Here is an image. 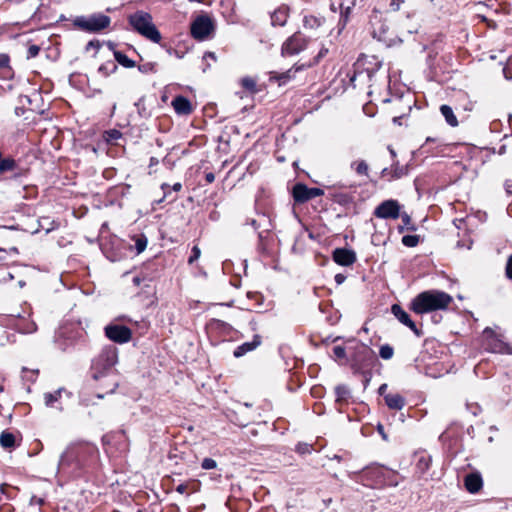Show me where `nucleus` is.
<instances>
[{
    "instance_id": "obj_1",
    "label": "nucleus",
    "mask_w": 512,
    "mask_h": 512,
    "mask_svg": "<svg viewBox=\"0 0 512 512\" xmlns=\"http://www.w3.org/2000/svg\"><path fill=\"white\" fill-rule=\"evenodd\" d=\"M97 454V447L89 442L72 443L62 453L58 471L68 476H79Z\"/></svg>"
},
{
    "instance_id": "obj_2",
    "label": "nucleus",
    "mask_w": 512,
    "mask_h": 512,
    "mask_svg": "<svg viewBox=\"0 0 512 512\" xmlns=\"http://www.w3.org/2000/svg\"><path fill=\"white\" fill-rule=\"evenodd\" d=\"M290 56L298 54L300 52H306L299 61L295 62L290 68V72L293 70L294 73L301 72L304 68H309L327 53V49H321L316 55H313L315 49H312L314 43H309L301 33H295L290 37Z\"/></svg>"
},
{
    "instance_id": "obj_3",
    "label": "nucleus",
    "mask_w": 512,
    "mask_h": 512,
    "mask_svg": "<svg viewBox=\"0 0 512 512\" xmlns=\"http://www.w3.org/2000/svg\"><path fill=\"white\" fill-rule=\"evenodd\" d=\"M451 295L440 290H427L418 294L411 302L410 308L417 314L445 310L452 303Z\"/></svg>"
},
{
    "instance_id": "obj_4",
    "label": "nucleus",
    "mask_w": 512,
    "mask_h": 512,
    "mask_svg": "<svg viewBox=\"0 0 512 512\" xmlns=\"http://www.w3.org/2000/svg\"><path fill=\"white\" fill-rule=\"evenodd\" d=\"M128 22L131 27L143 37L149 39L154 43L161 41V34L153 24L151 14L139 10L128 16Z\"/></svg>"
},
{
    "instance_id": "obj_5",
    "label": "nucleus",
    "mask_w": 512,
    "mask_h": 512,
    "mask_svg": "<svg viewBox=\"0 0 512 512\" xmlns=\"http://www.w3.org/2000/svg\"><path fill=\"white\" fill-rule=\"evenodd\" d=\"M111 24V18L102 13H93L88 16H78L74 20V26L88 33H99L107 29Z\"/></svg>"
},
{
    "instance_id": "obj_6",
    "label": "nucleus",
    "mask_w": 512,
    "mask_h": 512,
    "mask_svg": "<svg viewBox=\"0 0 512 512\" xmlns=\"http://www.w3.org/2000/svg\"><path fill=\"white\" fill-rule=\"evenodd\" d=\"M117 362V354L115 350H103L99 356L94 359L92 364V377L95 380L101 378L104 373L110 370Z\"/></svg>"
},
{
    "instance_id": "obj_7",
    "label": "nucleus",
    "mask_w": 512,
    "mask_h": 512,
    "mask_svg": "<svg viewBox=\"0 0 512 512\" xmlns=\"http://www.w3.org/2000/svg\"><path fill=\"white\" fill-rule=\"evenodd\" d=\"M214 28V23L208 15H200L191 24V35L194 39L203 41L213 33Z\"/></svg>"
},
{
    "instance_id": "obj_8",
    "label": "nucleus",
    "mask_w": 512,
    "mask_h": 512,
    "mask_svg": "<svg viewBox=\"0 0 512 512\" xmlns=\"http://www.w3.org/2000/svg\"><path fill=\"white\" fill-rule=\"evenodd\" d=\"M324 192L320 188H309L305 184L297 183L292 189V195L297 203H305L311 199L323 195Z\"/></svg>"
},
{
    "instance_id": "obj_9",
    "label": "nucleus",
    "mask_w": 512,
    "mask_h": 512,
    "mask_svg": "<svg viewBox=\"0 0 512 512\" xmlns=\"http://www.w3.org/2000/svg\"><path fill=\"white\" fill-rule=\"evenodd\" d=\"M374 215L381 219H397L400 216V205L396 200H385L376 207Z\"/></svg>"
},
{
    "instance_id": "obj_10",
    "label": "nucleus",
    "mask_w": 512,
    "mask_h": 512,
    "mask_svg": "<svg viewBox=\"0 0 512 512\" xmlns=\"http://www.w3.org/2000/svg\"><path fill=\"white\" fill-rule=\"evenodd\" d=\"M105 335L111 341L123 344L130 341L132 332L126 326L111 324L105 327Z\"/></svg>"
},
{
    "instance_id": "obj_11",
    "label": "nucleus",
    "mask_w": 512,
    "mask_h": 512,
    "mask_svg": "<svg viewBox=\"0 0 512 512\" xmlns=\"http://www.w3.org/2000/svg\"><path fill=\"white\" fill-rule=\"evenodd\" d=\"M356 259V253L351 249L337 248L333 251V260L341 266H350Z\"/></svg>"
},
{
    "instance_id": "obj_12",
    "label": "nucleus",
    "mask_w": 512,
    "mask_h": 512,
    "mask_svg": "<svg viewBox=\"0 0 512 512\" xmlns=\"http://www.w3.org/2000/svg\"><path fill=\"white\" fill-rule=\"evenodd\" d=\"M392 314L405 326L409 327L418 337L421 336V331L417 328L416 324L410 319V316L398 304H393L391 307Z\"/></svg>"
},
{
    "instance_id": "obj_13",
    "label": "nucleus",
    "mask_w": 512,
    "mask_h": 512,
    "mask_svg": "<svg viewBox=\"0 0 512 512\" xmlns=\"http://www.w3.org/2000/svg\"><path fill=\"white\" fill-rule=\"evenodd\" d=\"M172 106L178 115H189L193 110L191 102L184 96H176L172 100Z\"/></svg>"
},
{
    "instance_id": "obj_14",
    "label": "nucleus",
    "mask_w": 512,
    "mask_h": 512,
    "mask_svg": "<svg viewBox=\"0 0 512 512\" xmlns=\"http://www.w3.org/2000/svg\"><path fill=\"white\" fill-rule=\"evenodd\" d=\"M372 35L378 41L383 42L388 46L393 42V38L389 35V28L385 23L379 22L378 26L374 25Z\"/></svg>"
},
{
    "instance_id": "obj_15",
    "label": "nucleus",
    "mask_w": 512,
    "mask_h": 512,
    "mask_svg": "<svg viewBox=\"0 0 512 512\" xmlns=\"http://www.w3.org/2000/svg\"><path fill=\"white\" fill-rule=\"evenodd\" d=\"M464 484L470 493H477L483 485L482 477L479 473H470L466 475Z\"/></svg>"
},
{
    "instance_id": "obj_16",
    "label": "nucleus",
    "mask_w": 512,
    "mask_h": 512,
    "mask_svg": "<svg viewBox=\"0 0 512 512\" xmlns=\"http://www.w3.org/2000/svg\"><path fill=\"white\" fill-rule=\"evenodd\" d=\"M261 344V337L259 335H255L253 337V340L250 341V342H245L243 344H241L240 346H238L234 352H233V355L236 357V358H239V357H242L243 355H245L246 353L250 352V351H253L254 349H256L259 345Z\"/></svg>"
},
{
    "instance_id": "obj_17",
    "label": "nucleus",
    "mask_w": 512,
    "mask_h": 512,
    "mask_svg": "<svg viewBox=\"0 0 512 512\" xmlns=\"http://www.w3.org/2000/svg\"><path fill=\"white\" fill-rule=\"evenodd\" d=\"M384 400L389 409L401 410L405 406V398L398 393H388Z\"/></svg>"
},
{
    "instance_id": "obj_18",
    "label": "nucleus",
    "mask_w": 512,
    "mask_h": 512,
    "mask_svg": "<svg viewBox=\"0 0 512 512\" xmlns=\"http://www.w3.org/2000/svg\"><path fill=\"white\" fill-rule=\"evenodd\" d=\"M288 21V8L281 7L271 15V23L273 26L283 27Z\"/></svg>"
},
{
    "instance_id": "obj_19",
    "label": "nucleus",
    "mask_w": 512,
    "mask_h": 512,
    "mask_svg": "<svg viewBox=\"0 0 512 512\" xmlns=\"http://www.w3.org/2000/svg\"><path fill=\"white\" fill-rule=\"evenodd\" d=\"M0 445L4 449H12L16 446V436L7 430L0 434Z\"/></svg>"
},
{
    "instance_id": "obj_20",
    "label": "nucleus",
    "mask_w": 512,
    "mask_h": 512,
    "mask_svg": "<svg viewBox=\"0 0 512 512\" xmlns=\"http://www.w3.org/2000/svg\"><path fill=\"white\" fill-rule=\"evenodd\" d=\"M323 19L313 15H304L302 18L303 27L306 30H314L321 26Z\"/></svg>"
},
{
    "instance_id": "obj_21",
    "label": "nucleus",
    "mask_w": 512,
    "mask_h": 512,
    "mask_svg": "<svg viewBox=\"0 0 512 512\" xmlns=\"http://www.w3.org/2000/svg\"><path fill=\"white\" fill-rule=\"evenodd\" d=\"M440 112L441 114L443 115V117L445 118L446 122L452 126V127H456L458 126V120H457V117L455 116L452 108L449 106V105H442L440 107Z\"/></svg>"
},
{
    "instance_id": "obj_22",
    "label": "nucleus",
    "mask_w": 512,
    "mask_h": 512,
    "mask_svg": "<svg viewBox=\"0 0 512 512\" xmlns=\"http://www.w3.org/2000/svg\"><path fill=\"white\" fill-rule=\"evenodd\" d=\"M285 144H286V138L283 133L281 135V137L277 138V140H276L275 157H276V160L280 163H283L286 160V154L283 151L285 149Z\"/></svg>"
},
{
    "instance_id": "obj_23",
    "label": "nucleus",
    "mask_w": 512,
    "mask_h": 512,
    "mask_svg": "<svg viewBox=\"0 0 512 512\" xmlns=\"http://www.w3.org/2000/svg\"><path fill=\"white\" fill-rule=\"evenodd\" d=\"M16 168V161L11 157L3 158L2 152L0 151V174L14 171Z\"/></svg>"
},
{
    "instance_id": "obj_24",
    "label": "nucleus",
    "mask_w": 512,
    "mask_h": 512,
    "mask_svg": "<svg viewBox=\"0 0 512 512\" xmlns=\"http://www.w3.org/2000/svg\"><path fill=\"white\" fill-rule=\"evenodd\" d=\"M114 57L115 60L125 68H133L135 66V62L121 51H115Z\"/></svg>"
},
{
    "instance_id": "obj_25",
    "label": "nucleus",
    "mask_w": 512,
    "mask_h": 512,
    "mask_svg": "<svg viewBox=\"0 0 512 512\" xmlns=\"http://www.w3.org/2000/svg\"><path fill=\"white\" fill-rule=\"evenodd\" d=\"M335 394L338 402L345 401L350 396V390L345 385H338L335 387Z\"/></svg>"
},
{
    "instance_id": "obj_26",
    "label": "nucleus",
    "mask_w": 512,
    "mask_h": 512,
    "mask_svg": "<svg viewBox=\"0 0 512 512\" xmlns=\"http://www.w3.org/2000/svg\"><path fill=\"white\" fill-rule=\"evenodd\" d=\"M61 395V389L55 391L54 393H46L44 395L45 404L48 407H53L54 403L58 401Z\"/></svg>"
},
{
    "instance_id": "obj_27",
    "label": "nucleus",
    "mask_w": 512,
    "mask_h": 512,
    "mask_svg": "<svg viewBox=\"0 0 512 512\" xmlns=\"http://www.w3.org/2000/svg\"><path fill=\"white\" fill-rule=\"evenodd\" d=\"M379 355L384 360H389L394 355V349L389 344L382 345L379 350Z\"/></svg>"
},
{
    "instance_id": "obj_28",
    "label": "nucleus",
    "mask_w": 512,
    "mask_h": 512,
    "mask_svg": "<svg viewBox=\"0 0 512 512\" xmlns=\"http://www.w3.org/2000/svg\"><path fill=\"white\" fill-rule=\"evenodd\" d=\"M241 84H242V86L246 90H248V91H250L252 93L257 91V89H256V81L253 78H251V77H244V78H242Z\"/></svg>"
},
{
    "instance_id": "obj_29",
    "label": "nucleus",
    "mask_w": 512,
    "mask_h": 512,
    "mask_svg": "<svg viewBox=\"0 0 512 512\" xmlns=\"http://www.w3.org/2000/svg\"><path fill=\"white\" fill-rule=\"evenodd\" d=\"M14 278V275L11 271H9L7 266L0 267V283H6L11 281Z\"/></svg>"
},
{
    "instance_id": "obj_30",
    "label": "nucleus",
    "mask_w": 512,
    "mask_h": 512,
    "mask_svg": "<svg viewBox=\"0 0 512 512\" xmlns=\"http://www.w3.org/2000/svg\"><path fill=\"white\" fill-rule=\"evenodd\" d=\"M402 243L407 247H415L419 243L418 235H405L402 238Z\"/></svg>"
},
{
    "instance_id": "obj_31",
    "label": "nucleus",
    "mask_w": 512,
    "mask_h": 512,
    "mask_svg": "<svg viewBox=\"0 0 512 512\" xmlns=\"http://www.w3.org/2000/svg\"><path fill=\"white\" fill-rule=\"evenodd\" d=\"M64 334H65V332L61 330L57 333V336H56V343L58 344L59 348L62 351H65L68 348V346L73 344V340L71 338L67 339V341H68L67 343L61 342V338L64 337Z\"/></svg>"
},
{
    "instance_id": "obj_32",
    "label": "nucleus",
    "mask_w": 512,
    "mask_h": 512,
    "mask_svg": "<svg viewBox=\"0 0 512 512\" xmlns=\"http://www.w3.org/2000/svg\"><path fill=\"white\" fill-rule=\"evenodd\" d=\"M138 70L142 73H155L156 72V64L152 62H148L138 66Z\"/></svg>"
},
{
    "instance_id": "obj_33",
    "label": "nucleus",
    "mask_w": 512,
    "mask_h": 512,
    "mask_svg": "<svg viewBox=\"0 0 512 512\" xmlns=\"http://www.w3.org/2000/svg\"><path fill=\"white\" fill-rule=\"evenodd\" d=\"M147 247V239L144 236L138 237L135 242V248L138 254L142 253Z\"/></svg>"
},
{
    "instance_id": "obj_34",
    "label": "nucleus",
    "mask_w": 512,
    "mask_h": 512,
    "mask_svg": "<svg viewBox=\"0 0 512 512\" xmlns=\"http://www.w3.org/2000/svg\"><path fill=\"white\" fill-rule=\"evenodd\" d=\"M295 450L300 455H304V454H307V453H311V451L313 450V446L311 444H308V443H299L296 446Z\"/></svg>"
},
{
    "instance_id": "obj_35",
    "label": "nucleus",
    "mask_w": 512,
    "mask_h": 512,
    "mask_svg": "<svg viewBox=\"0 0 512 512\" xmlns=\"http://www.w3.org/2000/svg\"><path fill=\"white\" fill-rule=\"evenodd\" d=\"M355 165V163L352 164V167ZM355 171L359 175H367L368 173V165L365 161H359L356 163Z\"/></svg>"
},
{
    "instance_id": "obj_36",
    "label": "nucleus",
    "mask_w": 512,
    "mask_h": 512,
    "mask_svg": "<svg viewBox=\"0 0 512 512\" xmlns=\"http://www.w3.org/2000/svg\"><path fill=\"white\" fill-rule=\"evenodd\" d=\"M201 467L204 470L215 469L217 467V463L212 458H204L202 460Z\"/></svg>"
},
{
    "instance_id": "obj_37",
    "label": "nucleus",
    "mask_w": 512,
    "mask_h": 512,
    "mask_svg": "<svg viewBox=\"0 0 512 512\" xmlns=\"http://www.w3.org/2000/svg\"><path fill=\"white\" fill-rule=\"evenodd\" d=\"M200 255H201L200 248L198 246H196V245L193 246V248L191 250V255H190L189 259H188V263L189 264L194 263L196 260L199 259Z\"/></svg>"
},
{
    "instance_id": "obj_38",
    "label": "nucleus",
    "mask_w": 512,
    "mask_h": 512,
    "mask_svg": "<svg viewBox=\"0 0 512 512\" xmlns=\"http://www.w3.org/2000/svg\"><path fill=\"white\" fill-rule=\"evenodd\" d=\"M9 61L10 59L7 54H0V69L10 71Z\"/></svg>"
},
{
    "instance_id": "obj_39",
    "label": "nucleus",
    "mask_w": 512,
    "mask_h": 512,
    "mask_svg": "<svg viewBox=\"0 0 512 512\" xmlns=\"http://www.w3.org/2000/svg\"><path fill=\"white\" fill-rule=\"evenodd\" d=\"M400 216L402 218L404 227H406L408 230L414 231L415 227L411 224L410 216L407 213H403Z\"/></svg>"
},
{
    "instance_id": "obj_40",
    "label": "nucleus",
    "mask_w": 512,
    "mask_h": 512,
    "mask_svg": "<svg viewBox=\"0 0 512 512\" xmlns=\"http://www.w3.org/2000/svg\"><path fill=\"white\" fill-rule=\"evenodd\" d=\"M333 353H334L335 357L338 359H343L346 357L345 348L342 346H335L333 348Z\"/></svg>"
},
{
    "instance_id": "obj_41",
    "label": "nucleus",
    "mask_w": 512,
    "mask_h": 512,
    "mask_svg": "<svg viewBox=\"0 0 512 512\" xmlns=\"http://www.w3.org/2000/svg\"><path fill=\"white\" fill-rule=\"evenodd\" d=\"M101 47V44L98 40H91L86 44L85 50L89 51L91 49H94L95 51H98Z\"/></svg>"
},
{
    "instance_id": "obj_42",
    "label": "nucleus",
    "mask_w": 512,
    "mask_h": 512,
    "mask_svg": "<svg viewBox=\"0 0 512 512\" xmlns=\"http://www.w3.org/2000/svg\"><path fill=\"white\" fill-rule=\"evenodd\" d=\"M107 134L108 140H117L122 136L121 132L116 129L108 131Z\"/></svg>"
},
{
    "instance_id": "obj_43",
    "label": "nucleus",
    "mask_w": 512,
    "mask_h": 512,
    "mask_svg": "<svg viewBox=\"0 0 512 512\" xmlns=\"http://www.w3.org/2000/svg\"><path fill=\"white\" fill-rule=\"evenodd\" d=\"M40 48L37 45H31L28 48V57H36L39 54Z\"/></svg>"
},
{
    "instance_id": "obj_44",
    "label": "nucleus",
    "mask_w": 512,
    "mask_h": 512,
    "mask_svg": "<svg viewBox=\"0 0 512 512\" xmlns=\"http://www.w3.org/2000/svg\"><path fill=\"white\" fill-rule=\"evenodd\" d=\"M506 275L509 279H512V255L507 260Z\"/></svg>"
},
{
    "instance_id": "obj_45",
    "label": "nucleus",
    "mask_w": 512,
    "mask_h": 512,
    "mask_svg": "<svg viewBox=\"0 0 512 512\" xmlns=\"http://www.w3.org/2000/svg\"><path fill=\"white\" fill-rule=\"evenodd\" d=\"M403 2H404L403 0H391L390 5H389L390 9L392 11H398Z\"/></svg>"
},
{
    "instance_id": "obj_46",
    "label": "nucleus",
    "mask_w": 512,
    "mask_h": 512,
    "mask_svg": "<svg viewBox=\"0 0 512 512\" xmlns=\"http://www.w3.org/2000/svg\"><path fill=\"white\" fill-rule=\"evenodd\" d=\"M7 251L5 249H2L0 247V267L1 266H7L6 260H7Z\"/></svg>"
},
{
    "instance_id": "obj_47",
    "label": "nucleus",
    "mask_w": 512,
    "mask_h": 512,
    "mask_svg": "<svg viewBox=\"0 0 512 512\" xmlns=\"http://www.w3.org/2000/svg\"><path fill=\"white\" fill-rule=\"evenodd\" d=\"M44 503V500L42 498L33 496L30 500L31 505H39L41 506Z\"/></svg>"
},
{
    "instance_id": "obj_48",
    "label": "nucleus",
    "mask_w": 512,
    "mask_h": 512,
    "mask_svg": "<svg viewBox=\"0 0 512 512\" xmlns=\"http://www.w3.org/2000/svg\"><path fill=\"white\" fill-rule=\"evenodd\" d=\"M350 12V7H347L346 10H345V13H341V18H340V22H343V26L346 24L347 20H348V14Z\"/></svg>"
},
{
    "instance_id": "obj_49",
    "label": "nucleus",
    "mask_w": 512,
    "mask_h": 512,
    "mask_svg": "<svg viewBox=\"0 0 512 512\" xmlns=\"http://www.w3.org/2000/svg\"><path fill=\"white\" fill-rule=\"evenodd\" d=\"M505 191L507 195L512 196V182L509 180L505 182Z\"/></svg>"
},
{
    "instance_id": "obj_50",
    "label": "nucleus",
    "mask_w": 512,
    "mask_h": 512,
    "mask_svg": "<svg viewBox=\"0 0 512 512\" xmlns=\"http://www.w3.org/2000/svg\"><path fill=\"white\" fill-rule=\"evenodd\" d=\"M187 487H188V485H187V484H184V483L179 484V485L176 487V491H177L178 493H180V494H183V493H185V492H186Z\"/></svg>"
},
{
    "instance_id": "obj_51",
    "label": "nucleus",
    "mask_w": 512,
    "mask_h": 512,
    "mask_svg": "<svg viewBox=\"0 0 512 512\" xmlns=\"http://www.w3.org/2000/svg\"><path fill=\"white\" fill-rule=\"evenodd\" d=\"M494 352H501L503 350V343L497 342L495 343L494 347L492 348Z\"/></svg>"
},
{
    "instance_id": "obj_52",
    "label": "nucleus",
    "mask_w": 512,
    "mask_h": 512,
    "mask_svg": "<svg viewBox=\"0 0 512 512\" xmlns=\"http://www.w3.org/2000/svg\"><path fill=\"white\" fill-rule=\"evenodd\" d=\"M205 180L208 182V183H212L214 182L215 180V175L212 173V172H209L205 175Z\"/></svg>"
},
{
    "instance_id": "obj_53",
    "label": "nucleus",
    "mask_w": 512,
    "mask_h": 512,
    "mask_svg": "<svg viewBox=\"0 0 512 512\" xmlns=\"http://www.w3.org/2000/svg\"><path fill=\"white\" fill-rule=\"evenodd\" d=\"M386 390H387V384H382L379 389H378V393L379 395H382V396H385L387 395L386 394Z\"/></svg>"
},
{
    "instance_id": "obj_54",
    "label": "nucleus",
    "mask_w": 512,
    "mask_h": 512,
    "mask_svg": "<svg viewBox=\"0 0 512 512\" xmlns=\"http://www.w3.org/2000/svg\"><path fill=\"white\" fill-rule=\"evenodd\" d=\"M483 334L485 337L489 338V337H493L494 336V331L491 329V328H486L484 331H483Z\"/></svg>"
},
{
    "instance_id": "obj_55",
    "label": "nucleus",
    "mask_w": 512,
    "mask_h": 512,
    "mask_svg": "<svg viewBox=\"0 0 512 512\" xmlns=\"http://www.w3.org/2000/svg\"><path fill=\"white\" fill-rule=\"evenodd\" d=\"M288 51V39L285 40L283 43H282V48H281V53L282 55L284 56L285 53Z\"/></svg>"
},
{
    "instance_id": "obj_56",
    "label": "nucleus",
    "mask_w": 512,
    "mask_h": 512,
    "mask_svg": "<svg viewBox=\"0 0 512 512\" xmlns=\"http://www.w3.org/2000/svg\"><path fill=\"white\" fill-rule=\"evenodd\" d=\"M169 188H170V186H169V184H167V183H163V184L161 185V189H162V190H163V192H164V197H163V198H165V197L169 194V192H168V189H169Z\"/></svg>"
},
{
    "instance_id": "obj_57",
    "label": "nucleus",
    "mask_w": 512,
    "mask_h": 512,
    "mask_svg": "<svg viewBox=\"0 0 512 512\" xmlns=\"http://www.w3.org/2000/svg\"><path fill=\"white\" fill-rule=\"evenodd\" d=\"M377 430H378V432L381 434L382 438H383L384 440H387V435H386V434H385V432H384V428H383V426L379 424V425H378V427H377Z\"/></svg>"
},
{
    "instance_id": "obj_58",
    "label": "nucleus",
    "mask_w": 512,
    "mask_h": 512,
    "mask_svg": "<svg viewBox=\"0 0 512 512\" xmlns=\"http://www.w3.org/2000/svg\"><path fill=\"white\" fill-rule=\"evenodd\" d=\"M335 281L338 283V284H341L345 281V276L342 275V274H337L335 276Z\"/></svg>"
},
{
    "instance_id": "obj_59",
    "label": "nucleus",
    "mask_w": 512,
    "mask_h": 512,
    "mask_svg": "<svg viewBox=\"0 0 512 512\" xmlns=\"http://www.w3.org/2000/svg\"><path fill=\"white\" fill-rule=\"evenodd\" d=\"M171 188H172L173 191L179 192L182 189V184L177 182Z\"/></svg>"
},
{
    "instance_id": "obj_60",
    "label": "nucleus",
    "mask_w": 512,
    "mask_h": 512,
    "mask_svg": "<svg viewBox=\"0 0 512 512\" xmlns=\"http://www.w3.org/2000/svg\"><path fill=\"white\" fill-rule=\"evenodd\" d=\"M6 251H7V254L8 253L19 254L17 247H11V248H9V250H6Z\"/></svg>"
},
{
    "instance_id": "obj_61",
    "label": "nucleus",
    "mask_w": 512,
    "mask_h": 512,
    "mask_svg": "<svg viewBox=\"0 0 512 512\" xmlns=\"http://www.w3.org/2000/svg\"><path fill=\"white\" fill-rule=\"evenodd\" d=\"M157 164H158V159L155 157H151L150 158V166L157 165Z\"/></svg>"
},
{
    "instance_id": "obj_62",
    "label": "nucleus",
    "mask_w": 512,
    "mask_h": 512,
    "mask_svg": "<svg viewBox=\"0 0 512 512\" xmlns=\"http://www.w3.org/2000/svg\"><path fill=\"white\" fill-rule=\"evenodd\" d=\"M251 225H252L255 229H258V227H259L258 220L253 219V220L251 221Z\"/></svg>"
},
{
    "instance_id": "obj_63",
    "label": "nucleus",
    "mask_w": 512,
    "mask_h": 512,
    "mask_svg": "<svg viewBox=\"0 0 512 512\" xmlns=\"http://www.w3.org/2000/svg\"><path fill=\"white\" fill-rule=\"evenodd\" d=\"M133 282H134L136 285H139V284H140V278H139V277H134Z\"/></svg>"
},
{
    "instance_id": "obj_64",
    "label": "nucleus",
    "mask_w": 512,
    "mask_h": 512,
    "mask_svg": "<svg viewBox=\"0 0 512 512\" xmlns=\"http://www.w3.org/2000/svg\"><path fill=\"white\" fill-rule=\"evenodd\" d=\"M18 285H19V287H20V288H23V287L25 286V281L20 280V281L18 282Z\"/></svg>"
}]
</instances>
